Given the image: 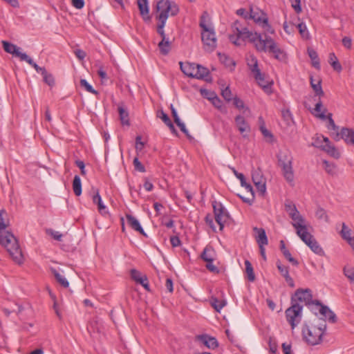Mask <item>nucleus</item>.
<instances>
[{
    "label": "nucleus",
    "instance_id": "f257e3e1",
    "mask_svg": "<svg viewBox=\"0 0 354 354\" xmlns=\"http://www.w3.org/2000/svg\"><path fill=\"white\" fill-rule=\"evenodd\" d=\"M261 26L266 32L263 36L260 33L252 32L245 27H242L241 22L236 21L232 25L234 34L230 35L229 39L236 46H240L241 41L248 39L254 44L257 51L272 53L276 59L285 60L286 58L285 52L279 47L273 39L266 35V33H274V30L268 23V17H264Z\"/></svg>",
    "mask_w": 354,
    "mask_h": 354
},
{
    "label": "nucleus",
    "instance_id": "f03ea898",
    "mask_svg": "<svg viewBox=\"0 0 354 354\" xmlns=\"http://www.w3.org/2000/svg\"><path fill=\"white\" fill-rule=\"evenodd\" d=\"M0 244L6 248L12 259L17 263L23 261V255L17 239L9 231L0 232Z\"/></svg>",
    "mask_w": 354,
    "mask_h": 354
},
{
    "label": "nucleus",
    "instance_id": "7ed1b4c3",
    "mask_svg": "<svg viewBox=\"0 0 354 354\" xmlns=\"http://www.w3.org/2000/svg\"><path fill=\"white\" fill-rule=\"evenodd\" d=\"M156 10L159 14L156 16L158 20L167 21L169 14L171 16L176 15L179 9L176 4L171 3L169 0H160L156 5Z\"/></svg>",
    "mask_w": 354,
    "mask_h": 354
},
{
    "label": "nucleus",
    "instance_id": "20e7f679",
    "mask_svg": "<svg viewBox=\"0 0 354 354\" xmlns=\"http://www.w3.org/2000/svg\"><path fill=\"white\" fill-rule=\"evenodd\" d=\"M291 303L298 305H315V300H313L312 291L309 288H299L291 297Z\"/></svg>",
    "mask_w": 354,
    "mask_h": 354
},
{
    "label": "nucleus",
    "instance_id": "39448f33",
    "mask_svg": "<svg viewBox=\"0 0 354 354\" xmlns=\"http://www.w3.org/2000/svg\"><path fill=\"white\" fill-rule=\"evenodd\" d=\"M303 306L291 303V306L286 309L285 313L287 322L292 329L298 325L302 317Z\"/></svg>",
    "mask_w": 354,
    "mask_h": 354
},
{
    "label": "nucleus",
    "instance_id": "423d86ee",
    "mask_svg": "<svg viewBox=\"0 0 354 354\" xmlns=\"http://www.w3.org/2000/svg\"><path fill=\"white\" fill-rule=\"evenodd\" d=\"M212 207L214 213V218L219 225V230H223L224 225L230 219V214L221 203L214 201Z\"/></svg>",
    "mask_w": 354,
    "mask_h": 354
},
{
    "label": "nucleus",
    "instance_id": "0eeeda50",
    "mask_svg": "<svg viewBox=\"0 0 354 354\" xmlns=\"http://www.w3.org/2000/svg\"><path fill=\"white\" fill-rule=\"evenodd\" d=\"M201 39L205 50L213 51L216 46V38L213 28L201 32Z\"/></svg>",
    "mask_w": 354,
    "mask_h": 354
},
{
    "label": "nucleus",
    "instance_id": "6e6552de",
    "mask_svg": "<svg viewBox=\"0 0 354 354\" xmlns=\"http://www.w3.org/2000/svg\"><path fill=\"white\" fill-rule=\"evenodd\" d=\"M299 238L311 249L313 252L320 256L324 254V252L322 247L319 245L314 236L308 232L304 234H302Z\"/></svg>",
    "mask_w": 354,
    "mask_h": 354
},
{
    "label": "nucleus",
    "instance_id": "1a4fd4ad",
    "mask_svg": "<svg viewBox=\"0 0 354 354\" xmlns=\"http://www.w3.org/2000/svg\"><path fill=\"white\" fill-rule=\"evenodd\" d=\"M290 218L292 220V225L296 230V233L299 237L301 236L302 234H304L308 232L306 221L300 213Z\"/></svg>",
    "mask_w": 354,
    "mask_h": 354
},
{
    "label": "nucleus",
    "instance_id": "9d476101",
    "mask_svg": "<svg viewBox=\"0 0 354 354\" xmlns=\"http://www.w3.org/2000/svg\"><path fill=\"white\" fill-rule=\"evenodd\" d=\"M234 122L242 136L243 138L247 137L248 134L250 132V127L244 117L241 115H238L235 117Z\"/></svg>",
    "mask_w": 354,
    "mask_h": 354
},
{
    "label": "nucleus",
    "instance_id": "9b49d317",
    "mask_svg": "<svg viewBox=\"0 0 354 354\" xmlns=\"http://www.w3.org/2000/svg\"><path fill=\"white\" fill-rule=\"evenodd\" d=\"M343 139L346 144L354 146V130L349 128H342L340 133H336L335 139L339 140Z\"/></svg>",
    "mask_w": 354,
    "mask_h": 354
},
{
    "label": "nucleus",
    "instance_id": "f8f14e48",
    "mask_svg": "<svg viewBox=\"0 0 354 354\" xmlns=\"http://www.w3.org/2000/svg\"><path fill=\"white\" fill-rule=\"evenodd\" d=\"M315 305L319 306V313L330 323L336 322V315L327 306L323 305L319 300H315Z\"/></svg>",
    "mask_w": 354,
    "mask_h": 354
},
{
    "label": "nucleus",
    "instance_id": "ddd939ff",
    "mask_svg": "<svg viewBox=\"0 0 354 354\" xmlns=\"http://www.w3.org/2000/svg\"><path fill=\"white\" fill-rule=\"evenodd\" d=\"M304 340L311 346H315L323 342L324 336L327 333H303Z\"/></svg>",
    "mask_w": 354,
    "mask_h": 354
},
{
    "label": "nucleus",
    "instance_id": "4468645a",
    "mask_svg": "<svg viewBox=\"0 0 354 354\" xmlns=\"http://www.w3.org/2000/svg\"><path fill=\"white\" fill-rule=\"evenodd\" d=\"M196 339L209 348L214 349L218 347V342L215 337H210L207 334L199 335Z\"/></svg>",
    "mask_w": 354,
    "mask_h": 354
},
{
    "label": "nucleus",
    "instance_id": "2eb2a0df",
    "mask_svg": "<svg viewBox=\"0 0 354 354\" xmlns=\"http://www.w3.org/2000/svg\"><path fill=\"white\" fill-rule=\"evenodd\" d=\"M282 171V175L290 185H294V171L292 164L285 165L279 167Z\"/></svg>",
    "mask_w": 354,
    "mask_h": 354
},
{
    "label": "nucleus",
    "instance_id": "dca6fc26",
    "mask_svg": "<svg viewBox=\"0 0 354 354\" xmlns=\"http://www.w3.org/2000/svg\"><path fill=\"white\" fill-rule=\"evenodd\" d=\"M279 167L292 164L293 157L288 150L280 151L277 155Z\"/></svg>",
    "mask_w": 354,
    "mask_h": 354
},
{
    "label": "nucleus",
    "instance_id": "f3484780",
    "mask_svg": "<svg viewBox=\"0 0 354 354\" xmlns=\"http://www.w3.org/2000/svg\"><path fill=\"white\" fill-rule=\"evenodd\" d=\"M179 64L181 71L185 75L195 78L196 64L189 62L183 63L182 62H180Z\"/></svg>",
    "mask_w": 354,
    "mask_h": 354
},
{
    "label": "nucleus",
    "instance_id": "a211bd4d",
    "mask_svg": "<svg viewBox=\"0 0 354 354\" xmlns=\"http://www.w3.org/2000/svg\"><path fill=\"white\" fill-rule=\"evenodd\" d=\"M126 218L128 225L134 230L139 232L140 234L147 236L143 228L142 227L139 221L131 214H127Z\"/></svg>",
    "mask_w": 354,
    "mask_h": 354
},
{
    "label": "nucleus",
    "instance_id": "6ab92c4d",
    "mask_svg": "<svg viewBox=\"0 0 354 354\" xmlns=\"http://www.w3.org/2000/svg\"><path fill=\"white\" fill-rule=\"evenodd\" d=\"M253 230L255 232V239L258 245H268V240L265 230L255 227L253 228Z\"/></svg>",
    "mask_w": 354,
    "mask_h": 354
},
{
    "label": "nucleus",
    "instance_id": "aec40b11",
    "mask_svg": "<svg viewBox=\"0 0 354 354\" xmlns=\"http://www.w3.org/2000/svg\"><path fill=\"white\" fill-rule=\"evenodd\" d=\"M254 77L257 82L258 84L264 90L266 93H270L271 91V86L270 83L266 80L264 74L261 73V71L254 75Z\"/></svg>",
    "mask_w": 354,
    "mask_h": 354
},
{
    "label": "nucleus",
    "instance_id": "412c9836",
    "mask_svg": "<svg viewBox=\"0 0 354 354\" xmlns=\"http://www.w3.org/2000/svg\"><path fill=\"white\" fill-rule=\"evenodd\" d=\"M201 258L205 262L214 261L216 252L212 246L207 245L201 253Z\"/></svg>",
    "mask_w": 354,
    "mask_h": 354
},
{
    "label": "nucleus",
    "instance_id": "4be33fe9",
    "mask_svg": "<svg viewBox=\"0 0 354 354\" xmlns=\"http://www.w3.org/2000/svg\"><path fill=\"white\" fill-rule=\"evenodd\" d=\"M94 193L95 194L92 197L93 203L97 205L98 210L102 215L106 214L108 212L106 210V206L103 204L102 201V198L99 194L98 189H94Z\"/></svg>",
    "mask_w": 354,
    "mask_h": 354
},
{
    "label": "nucleus",
    "instance_id": "5701e85b",
    "mask_svg": "<svg viewBox=\"0 0 354 354\" xmlns=\"http://www.w3.org/2000/svg\"><path fill=\"white\" fill-rule=\"evenodd\" d=\"M2 44L4 50L8 53L12 54L18 57H20V55L23 53L20 51V48L17 47L16 45L6 41H3Z\"/></svg>",
    "mask_w": 354,
    "mask_h": 354
},
{
    "label": "nucleus",
    "instance_id": "b1692460",
    "mask_svg": "<svg viewBox=\"0 0 354 354\" xmlns=\"http://www.w3.org/2000/svg\"><path fill=\"white\" fill-rule=\"evenodd\" d=\"M264 17H267L266 13L259 10L255 11L252 8H250L249 19H253L254 22L261 26L263 24Z\"/></svg>",
    "mask_w": 354,
    "mask_h": 354
},
{
    "label": "nucleus",
    "instance_id": "393cba45",
    "mask_svg": "<svg viewBox=\"0 0 354 354\" xmlns=\"http://www.w3.org/2000/svg\"><path fill=\"white\" fill-rule=\"evenodd\" d=\"M171 41L169 38L165 37L158 43V48L162 55H167L171 50Z\"/></svg>",
    "mask_w": 354,
    "mask_h": 354
},
{
    "label": "nucleus",
    "instance_id": "a878e982",
    "mask_svg": "<svg viewBox=\"0 0 354 354\" xmlns=\"http://www.w3.org/2000/svg\"><path fill=\"white\" fill-rule=\"evenodd\" d=\"M317 117L323 120L328 119V129L334 130L335 131H336V133L338 132L339 127L335 124V123L332 118L331 113H328V115H326L324 114V113H321L319 115H317Z\"/></svg>",
    "mask_w": 354,
    "mask_h": 354
},
{
    "label": "nucleus",
    "instance_id": "bb28decb",
    "mask_svg": "<svg viewBox=\"0 0 354 354\" xmlns=\"http://www.w3.org/2000/svg\"><path fill=\"white\" fill-rule=\"evenodd\" d=\"M247 62L248 68H250L253 75L261 71L260 69L259 68L258 60L254 56H250V57L248 58Z\"/></svg>",
    "mask_w": 354,
    "mask_h": 354
},
{
    "label": "nucleus",
    "instance_id": "cd10ccee",
    "mask_svg": "<svg viewBox=\"0 0 354 354\" xmlns=\"http://www.w3.org/2000/svg\"><path fill=\"white\" fill-rule=\"evenodd\" d=\"M284 207L286 212L290 218L294 217V216L297 215L299 213L296 205L290 201H286L284 204Z\"/></svg>",
    "mask_w": 354,
    "mask_h": 354
},
{
    "label": "nucleus",
    "instance_id": "c85d7f7f",
    "mask_svg": "<svg viewBox=\"0 0 354 354\" xmlns=\"http://www.w3.org/2000/svg\"><path fill=\"white\" fill-rule=\"evenodd\" d=\"M120 119L122 125L129 126V113L123 106H118Z\"/></svg>",
    "mask_w": 354,
    "mask_h": 354
},
{
    "label": "nucleus",
    "instance_id": "c756f323",
    "mask_svg": "<svg viewBox=\"0 0 354 354\" xmlns=\"http://www.w3.org/2000/svg\"><path fill=\"white\" fill-rule=\"evenodd\" d=\"M233 173L236 176V177L240 180L241 187H245L247 192H252V189L253 188L250 184L246 182L244 175L241 173L238 172L234 169H233Z\"/></svg>",
    "mask_w": 354,
    "mask_h": 354
},
{
    "label": "nucleus",
    "instance_id": "7c9ffc66",
    "mask_svg": "<svg viewBox=\"0 0 354 354\" xmlns=\"http://www.w3.org/2000/svg\"><path fill=\"white\" fill-rule=\"evenodd\" d=\"M195 73V78L202 80L209 75V71L207 68L203 67L201 65L196 64Z\"/></svg>",
    "mask_w": 354,
    "mask_h": 354
},
{
    "label": "nucleus",
    "instance_id": "2f4dec72",
    "mask_svg": "<svg viewBox=\"0 0 354 354\" xmlns=\"http://www.w3.org/2000/svg\"><path fill=\"white\" fill-rule=\"evenodd\" d=\"M73 189L74 194L79 196L82 194V182L80 177L77 175H75L73 181Z\"/></svg>",
    "mask_w": 354,
    "mask_h": 354
},
{
    "label": "nucleus",
    "instance_id": "473e14b6",
    "mask_svg": "<svg viewBox=\"0 0 354 354\" xmlns=\"http://www.w3.org/2000/svg\"><path fill=\"white\" fill-rule=\"evenodd\" d=\"M321 83L322 81L320 80H317V83H315V80L313 77H310V85L316 95L319 96H323L324 94Z\"/></svg>",
    "mask_w": 354,
    "mask_h": 354
},
{
    "label": "nucleus",
    "instance_id": "72a5a7b5",
    "mask_svg": "<svg viewBox=\"0 0 354 354\" xmlns=\"http://www.w3.org/2000/svg\"><path fill=\"white\" fill-rule=\"evenodd\" d=\"M52 273L55 277L56 280L64 288H67L69 286V283L67 279L62 276L56 269H51Z\"/></svg>",
    "mask_w": 354,
    "mask_h": 354
},
{
    "label": "nucleus",
    "instance_id": "f704fd0d",
    "mask_svg": "<svg viewBox=\"0 0 354 354\" xmlns=\"http://www.w3.org/2000/svg\"><path fill=\"white\" fill-rule=\"evenodd\" d=\"M138 6L140 12V15L145 17V15H149V6L147 0H138Z\"/></svg>",
    "mask_w": 354,
    "mask_h": 354
},
{
    "label": "nucleus",
    "instance_id": "c9c22d12",
    "mask_svg": "<svg viewBox=\"0 0 354 354\" xmlns=\"http://www.w3.org/2000/svg\"><path fill=\"white\" fill-rule=\"evenodd\" d=\"M212 102V104L214 105V106L215 108H216L217 109H218L221 113H227V109L226 108V106H225L223 105V102L221 101V100L218 97V95H216V97H214V98L213 97V100L212 101H210Z\"/></svg>",
    "mask_w": 354,
    "mask_h": 354
},
{
    "label": "nucleus",
    "instance_id": "e433bc0d",
    "mask_svg": "<svg viewBox=\"0 0 354 354\" xmlns=\"http://www.w3.org/2000/svg\"><path fill=\"white\" fill-rule=\"evenodd\" d=\"M220 61L225 64V66L230 68L232 70L235 66V62L225 54H218Z\"/></svg>",
    "mask_w": 354,
    "mask_h": 354
},
{
    "label": "nucleus",
    "instance_id": "4c0bfd02",
    "mask_svg": "<svg viewBox=\"0 0 354 354\" xmlns=\"http://www.w3.org/2000/svg\"><path fill=\"white\" fill-rule=\"evenodd\" d=\"M322 147H323V149L324 151H326L331 156H333L335 158H338L339 157V151L336 149V148L333 145H332L330 144H326Z\"/></svg>",
    "mask_w": 354,
    "mask_h": 354
},
{
    "label": "nucleus",
    "instance_id": "58836bf2",
    "mask_svg": "<svg viewBox=\"0 0 354 354\" xmlns=\"http://www.w3.org/2000/svg\"><path fill=\"white\" fill-rule=\"evenodd\" d=\"M7 216V212L5 209L0 210V232L6 231V228L8 226L9 222H6V218Z\"/></svg>",
    "mask_w": 354,
    "mask_h": 354
},
{
    "label": "nucleus",
    "instance_id": "ea45409f",
    "mask_svg": "<svg viewBox=\"0 0 354 354\" xmlns=\"http://www.w3.org/2000/svg\"><path fill=\"white\" fill-rule=\"evenodd\" d=\"M245 272L248 274V279L250 281H254L255 275L251 263L248 260L245 261Z\"/></svg>",
    "mask_w": 354,
    "mask_h": 354
},
{
    "label": "nucleus",
    "instance_id": "a19ab883",
    "mask_svg": "<svg viewBox=\"0 0 354 354\" xmlns=\"http://www.w3.org/2000/svg\"><path fill=\"white\" fill-rule=\"evenodd\" d=\"M252 178L253 183L266 180L263 172L260 168H257L252 171Z\"/></svg>",
    "mask_w": 354,
    "mask_h": 354
},
{
    "label": "nucleus",
    "instance_id": "79ce46f5",
    "mask_svg": "<svg viewBox=\"0 0 354 354\" xmlns=\"http://www.w3.org/2000/svg\"><path fill=\"white\" fill-rule=\"evenodd\" d=\"M297 27L299 30V34L301 35V36L303 39H308L310 38L309 32H308V28L304 23H303V22L299 23L297 26Z\"/></svg>",
    "mask_w": 354,
    "mask_h": 354
},
{
    "label": "nucleus",
    "instance_id": "37998d69",
    "mask_svg": "<svg viewBox=\"0 0 354 354\" xmlns=\"http://www.w3.org/2000/svg\"><path fill=\"white\" fill-rule=\"evenodd\" d=\"M211 304L213 308L218 312H219L226 304L223 300H219L216 297H212Z\"/></svg>",
    "mask_w": 354,
    "mask_h": 354
},
{
    "label": "nucleus",
    "instance_id": "c03bdc74",
    "mask_svg": "<svg viewBox=\"0 0 354 354\" xmlns=\"http://www.w3.org/2000/svg\"><path fill=\"white\" fill-rule=\"evenodd\" d=\"M259 121H261L262 122L261 125L260 126V131H261V133L263 134L264 138H269L270 141L271 142L273 139V135L264 126V122L263 120L262 117H259Z\"/></svg>",
    "mask_w": 354,
    "mask_h": 354
},
{
    "label": "nucleus",
    "instance_id": "a18cd8bd",
    "mask_svg": "<svg viewBox=\"0 0 354 354\" xmlns=\"http://www.w3.org/2000/svg\"><path fill=\"white\" fill-rule=\"evenodd\" d=\"M343 271L344 275L349 279L350 282L354 283V268L351 266H346Z\"/></svg>",
    "mask_w": 354,
    "mask_h": 354
},
{
    "label": "nucleus",
    "instance_id": "49530a36",
    "mask_svg": "<svg viewBox=\"0 0 354 354\" xmlns=\"http://www.w3.org/2000/svg\"><path fill=\"white\" fill-rule=\"evenodd\" d=\"M233 104L238 109H245L243 113H245L246 111H250L249 108L245 106L244 102L237 97L233 98Z\"/></svg>",
    "mask_w": 354,
    "mask_h": 354
},
{
    "label": "nucleus",
    "instance_id": "de8ad7c7",
    "mask_svg": "<svg viewBox=\"0 0 354 354\" xmlns=\"http://www.w3.org/2000/svg\"><path fill=\"white\" fill-rule=\"evenodd\" d=\"M43 80L46 84H47L50 86H53L55 85V79L52 74L48 73L46 71L45 73L42 75Z\"/></svg>",
    "mask_w": 354,
    "mask_h": 354
},
{
    "label": "nucleus",
    "instance_id": "09e8293b",
    "mask_svg": "<svg viewBox=\"0 0 354 354\" xmlns=\"http://www.w3.org/2000/svg\"><path fill=\"white\" fill-rule=\"evenodd\" d=\"M315 215L318 219L324 220V221H326L327 223L329 221L328 216L326 214V212L325 211L324 209H323L322 207H319L317 209V211L315 212Z\"/></svg>",
    "mask_w": 354,
    "mask_h": 354
},
{
    "label": "nucleus",
    "instance_id": "8fccbe9b",
    "mask_svg": "<svg viewBox=\"0 0 354 354\" xmlns=\"http://www.w3.org/2000/svg\"><path fill=\"white\" fill-rule=\"evenodd\" d=\"M80 86L82 87H84L86 91L92 93V94H97V91L95 90L93 86L84 79H82L80 80Z\"/></svg>",
    "mask_w": 354,
    "mask_h": 354
},
{
    "label": "nucleus",
    "instance_id": "3c124183",
    "mask_svg": "<svg viewBox=\"0 0 354 354\" xmlns=\"http://www.w3.org/2000/svg\"><path fill=\"white\" fill-rule=\"evenodd\" d=\"M260 194L263 195L266 191V180L254 183Z\"/></svg>",
    "mask_w": 354,
    "mask_h": 354
},
{
    "label": "nucleus",
    "instance_id": "603ef678",
    "mask_svg": "<svg viewBox=\"0 0 354 354\" xmlns=\"http://www.w3.org/2000/svg\"><path fill=\"white\" fill-rule=\"evenodd\" d=\"M221 95L227 102H230L232 98V93L229 86H226L224 89L221 91Z\"/></svg>",
    "mask_w": 354,
    "mask_h": 354
},
{
    "label": "nucleus",
    "instance_id": "864d4df0",
    "mask_svg": "<svg viewBox=\"0 0 354 354\" xmlns=\"http://www.w3.org/2000/svg\"><path fill=\"white\" fill-rule=\"evenodd\" d=\"M277 267L280 272V274L283 277H286V276L289 275V269L288 266H283L281 263L279 261L277 262Z\"/></svg>",
    "mask_w": 354,
    "mask_h": 354
},
{
    "label": "nucleus",
    "instance_id": "5fc2aeb1",
    "mask_svg": "<svg viewBox=\"0 0 354 354\" xmlns=\"http://www.w3.org/2000/svg\"><path fill=\"white\" fill-rule=\"evenodd\" d=\"M159 21V23L157 26V32L158 35H160V36L163 38V37H167L165 33V30H164V28H165V26L166 24V21H164L163 20H158Z\"/></svg>",
    "mask_w": 354,
    "mask_h": 354
},
{
    "label": "nucleus",
    "instance_id": "6e6d98bb",
    "mask_svg": "<svg viewBox=\"0 0 354 354\" xmlns=\"http://www.w3.org/2000/svg\"><path fill=\"white\" fill-rule=\"evenodd\" d=\"M341 235L345 240H348L351 236V230L344 223H342Z\"/></svg>",
    "mask_w": 354,
    "mask_h": 354
},
{
    "label": "nucleus",
    "instance_id": "4d7b16f0",
    "mask_svg": "<svg viewBox=\"0 0 354 354\" xmlns=\"http://www.w3.org/2000/svg\"><path fill=\"white\" fill-rule=\"evenodd\" d=\"M207 12H204L203 15L201 17L200 20V27L202 28V31L207 30L208 29H210L207 26Z\"/></svg>",
    "mask_w": 354,
    "mask_h": 354
},
{
    "label": "nucleus",
    "instance_id": "13d9d810",
    "mask_svg": "<svg viewBox=\"0 0 354 354\" xmlns=\"http://www.w3.org/2000/svg\"><path fill=\"white\" fill-rule=\"evenodd\" d=\"M201 93L204 97L207 98L209 101H212L213 97L214 98V97L217 95L215 92L207 89H201Z\"/></svg>",
    "mask_w": 354,
    "mask_h": 354
},
{
    "label": "nucleus",
    "instance_id": "bf43d9fd",
    "mask_svg": "<svg viewBox=\"0 0 354 354\" xmlns=\"http://www.w3.org/2000/svg\"><path fill=\"white\" fill-rule=\"evenodd\" d=\"M250 193V197H244L239 194V196L242 199V201L248 203L249 205H252L254 199V192L253 189H252V192H248Z\"/></svg>",
    "mask_w": 354,
    "mask_h": 354
},
{
    "label": "nucleus",
    "instance_id": "052dcab7",
    "mask_svg": "<svg viewBox=\"0 0 354 354\" xmlns=\"http://www.w3.org/2000/svg\"><path fill=\"white\" fill-rule=\"evenodd\" d=\"M284 257L290 262L291 263L293 266H298L299 265V262L297 260H296L295 258H293L289 250H287V251H285L283 253Z\"/></svg>",
    "mask_w": 354,
    "mask_h": 354
},
{
    "label": "nucleus",
    "instance_id": "680f3d73",
    "mask_svg": "<svg viewBox=\"0 0 354 354\" xmlns=\"http://www.w3.org/2000/svg\"><path fill=\"white\" fill-rule=\"evenodd\" d=\"M133 165H134V167H135V169L140 171V172H145V168L144 167V165L139 161L138 158H135L133 159Z\"/></svg>",
    "mask_w": 354,
    "mask_h": 354
},
{
    "label": "nucleus",
    "instance_id": "e2e57ef3",
    "mask_svg": "<svg viewBox=\"0 0 354 354\" xmlns=\"http://www.w3.org/2000/svg\"><path fill=\"white\" fill-rule=\"evenodd\" d=\"M214 261L206 262V268L211 272L214 274H218L220 270L219 269L213 264Z\"/></svg>",
    "mask_w": 354,
    "mask_h": 354
},
{
    "label": "nucleus",
    "instance_id": "0e129e2a",
    "mask_svg": "<svg viewBox=\"0 0 354 354\" xmlns=\"http://www.w3.org/2000/svg\"><path fill=\"white\" fill-rule=\"evenodd\" d=\"M20 59L22 61H25L28 63L31 66L34 67V65H36V63L28 56L26 53H23L20 55Z\"/></svg>",
    "mask_w": 354,
    "mask_h": 354
},
{
    "label": "nucleus",
    "instance_id": "69168bd1",
    "mask_svg": "<svg viewBox=\"0 0 354 354\" xmlns=\"http://www.w3.org/2000/svg\"><path fill=\"white\" fill-rule=\"evenodd\" d=\"M20 59L22 61H25L28 63L31 66L34 67V65H36V63L28 56L26 53H23L20 55Z\"/></svg>",
    "mask_w": 354,
    "mask_h": 354
},
{
    "label": "nucleus",
    "instance_id": "338daca9",
    "mask_svg": "<svg viewBox=\"0 0 354 354\" xmlns=\"http://www.w3.org/2000/svg\"><path fill=\"white\" fill-rule=\"evenodd\" d=\"M176 125L180 128V131L184 133L187 138H190L191 136L189 133L187 129L185 127V124L181 121L176 122Z\"/></svg>",
    "mask_w": 354,
    "mask_h": 354
},
{
    "label": "nucleus",
    "instance_id": "774afa93",
    "mask_svg": "<svg viewBox=\"0 0 354 354\" xmlns=\"http://www.w3.org/2000/svg\"><path fill=\"white\" fill-rule=\"evenodd\" d=\"M205 223L209 226V227L212 228V230L215 232L216 231V227L214 223L213 217L207 214L205 218Z\"/></svg>",
    "mask_w": 354,
    "mask_h": 354
}]
</instances>
